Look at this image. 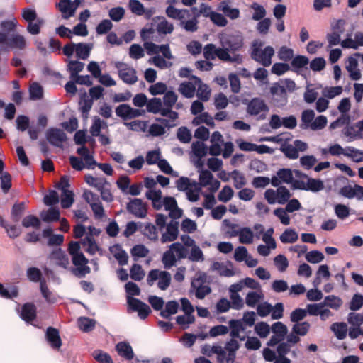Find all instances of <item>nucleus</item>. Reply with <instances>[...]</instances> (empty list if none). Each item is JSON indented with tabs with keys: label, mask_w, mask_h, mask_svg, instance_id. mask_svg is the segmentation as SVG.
Here are the masks:
<instances>
[{
	"label": "nucleus",
	"mask_w": 363,
	"mask_h": 363,
	"mask_svg": "<svg viewBox=\"0 0 363 363\" xmlns=\"http://www.w3.org/2000/svg\"><path fill=\"white\" fill-rule=\"evenodd\" d=\"M177 0H168L169 4L166 10V15L174 20L179 21L181 28L189 33L196 32L199 29V15H193L191 11L186 9H177L173 6Z\"/></svg>",
	"instance_id": "f257e3e1"
},
{
	"label": "nucleus",
	"mask_w": 363,
	"mask_h": 363,
	"mask_svg": "<svg viewBox=\"0 0 363 363\" xmlns=\"http://www.w3.org/2000/svg\"><path fill=\"white\" fill-rule=\"evenodd\" d=\"M146 108L150 113H160L161 116L166 117L165 118H157V121L164 125L165 127L170 128L177 125L176 121L179 118L178 113L164 109L161 99L153 98L149 101L147 100Z\"/></svg>",
	"instance_id": "f03ea898"
},
{
	"label": "nucleus",
	"mask_w": 363,
	"mask_h": 363,
	"mask_svg": "<svg viewBox=\"0 0 363 363\" xmlns=\"http://www.w3.org/2000/svg\"><path fill=\"white\" fill-rule=\"evenodd\" d=\"M211 145L208 147L209 154L217 157L222 155L226 159L231 156L234 151V145L232 142H224L223 136L219 131L212 133L210 138Z\"/></svg>",
	"instance_id": "7ed1b4c3"
},
{
	"label": "nucleus",
	"mask_w": 363,
	"mask_h": 363,
	"mask_svg": "<svg viewBox=\"0 0 363 363\" xmlns=\"http://www.w3.org/2000/svg\"><path fill=\"white\" fill-rule=\"evenodd\" d=\"M203 56L207 60H213L217 57L223 62H235L240 64L242 61V55L239 54H228L222 48H216L214 44L209 43L203 48Z\"/></svg>",
	"instance_id": "20e7f679"
},
{
	"label": "nucleus",
	"mask_w": 363,
	"mask_h": 363,
	"mask_svg": "<svg viewBox=\"0 0 363 363\" xmlns=\"http://www.w3.org/2000/svg\"><path fill=\"white\" fill-rule=\"evenodd\" d=\"M264 42L255 40L252 43V58L264 67H269L272 64V57L274 55V50L272 46L262 48Z\"/></svg>",
	"instance_id": "39448f33"
},
{
	"label": "nucleus",
	"mask_w": 363,
	"mask_h": 363,
	"mask_svg": "<svg viewBox=\"0 0 363 363\" xmlns=\"http://www.w3.org/2000/svg\"><path fill=\"white\" fill-rule=\"evenodd\" d=\"M222 49L228 54L240 50L244 45V38L241 33L236 32L220 38Z\"/></svg>",
	"instance_id": "423d86ee"
},
{
	"label": "nucleus",
	"mask_w": 363,
	"mask_h": 363,
	"mask_svg": "<svg viewBox=\"0 0 363 363\" xmlns=\"http://www.w3.org/2000/svg\"><path fill=\"white\" fill-rule=\"evenodd\" d=\"M114 67L118 70L119 78L126 84L133 85L138 80L136 70L129 65L122 62H115Z\"/></svg>",
	"instance_id": "0eeeda50"
},
{
	"label": "nucleus",
	"mask_w": 363,
	"mask_h": 363,
	"mask_svg": "<svg viewBox=\"0 0 363 363\" xmlns=\"http://www.w3.org/2000/svg\"><path fill=\"white\" fill-rule=\"evenodd\" d=\"M269 108L264 100L260 98L252 99L247 106V113L252 116H257L259 120H264L267 117Z\"/></svg>",
	"instance_id": "6e6552de"
},
{
	"label": "nucleus",
	"mask_w": 363,
	"mask_h": 363,
	"mask_svg": "<svg viewBox=\"0 0 363 363\" xmlns=\"http://www.w3.org/2000/svg\"><path fill=\"white\" fill-rule=\"evenodd\" d=\"M46 138L51 145L60 150H64L67 147V136L61 129H48L46 131Z\"/></svg>",
	"instance_id": "1a4fd4ad"
},
{
	"label": "nucleus",
	"mask_w": 363,
	"mask_h": 363,
	"mask_svg": "<svg viewBox=\"0 0 363 363\" xmlns=\"http://www.w3.org/2000/svg\"><path fill=\"white\" fill-rule=\"evenodd\" d=\"M72 261L73 264L77 267L71 270L76 277H82L91 272V269L87 265L89 260L82 252L72 255Z\"/></svg>",
	"instance_id": "9d476101"
},
{
	"label": "nucleus",
	"mask_w": 363,
	"mask_h": 363,
	"mask_svg": "<svg viewBox=\"0 0 363 363\" xmlns=\"http://www.w3.org/2000/svg\"><path fill=\"white\" fill-rule=\"evenodd\" d=\"M272 103L277 107H282L288 102V95L284 86L279 83H274L270 87Z\"/></svg>",
	"instance_id": "9b49d317"
},
{
	"label": "nucleus",
	"mask_w": 363,
	"mask_h": 363,
	"mask_svg": "<svg viewBox=\"0 0 363 363\" xmlns=\"http://www.w3.org/2000/svg\"><path fill=\"white\" fill-rule=\"evenodd\" d=\"M144 48L147 50L148 55H157L160 52L167 60H173L174 58L172 53L169 44L157 45L152 42H145Z\"/></svg>",
	"instance_id": "f8f14e48"
},
{
	"label": "nucleus",
	"mask_w": 363,
	"mask_h": 363,
	"mask_svg": "<svg viewBox=\"0 0 363 363\" xmlns=\"http://www.w3.org/2000/svg\"><path fill=\"white\" fill-rule=\"evenodd\" d=\"M116 114L123 120H130L139 117L145 113L144 110L132 108L130 105L123 104L116 108Z\"/></svg>",
	"instance_id": "ddd939ff"
},
{
	"label": "nucleus",
	"mask_w": 363,
	"mask_h": 363,
	"mask_svg": "<svg viewBox=\"0 0 363 363\" xmlns=\"http://www.w3.org/2000/svg\"><path fill=\"white\" fill-rule=\"evenodd\" d=\"M126 208L130 213L140 218H144L147 213V205L140 199H131Z\"/></svg>",
	"instance_id": "4468645a"
},
{
	"label": "nucleus",
	"mask_w": 363,
	"mask_h": 363,
	"mask_svg": "<svg viewBox=\"0 0 363 363\" xmlns=\"http://www.w3.org/2000/svg\"><path fill=\"white\" fill-rule=\"evenodd\" d=\"M127 302L129 307L133 311H137L138 316L143 320L145 319L151 313V309L149 306L140 299L128 296Z\"/></svg>",
	"instance_id": "2eb2a0df"
},
{
	"label": "nucleus",
	"mask_w": 363,
	"mask_h": 363,
	"mask_svg": "<svg viewBox=\"0 0 363 363\" xmlns=\"http://www.w3.org/2000/svg\"><path fill=\"white\" fill-rule=\"evenodd\" d=\"M45 340L54 350H60L62 346V340L59 330L52 326H49L46 329Z\"/></svg>",
	"instance_id": "dca6fc26"
},
{
	"label": "nucleus",
	"mask_w": 363,
	"mask_h": 363,
	"mask_svg": "<svg viewBox=\"0 0 363 363\" xmlns=\"http://www.w3.org/2000/svg\"><path fill=\"white\" fill-rule=\"evenodd\" d=\"M191 79L194 81L196 86H197L196 96L203 101H207L211 96V89L208 86L202 82L201 79L196 76H191Z\"/></svg>",
	"instance_id": "f3484780"
},
{
	"label": "nucleus",
	"mask_w": 363,
	"mask_h": 363,
	"mask_svg": "<svg viewBox=\"0 0 363 363\" xmlns=\"http://www.w3.org/2000/svg\"><path fill=\"white\" fill-rule=\"evenodd\" d=\"M236 143L242 151L257 152L258 153H266L270 151V147L265 145H257L256 144L244 141L242 139L237 140Z\"/></svg>",
	"instance_id": "a211bd4d"
},
{
	"label": "nucleus",
	"mask_w": 363,
	"mask_h": 363,
	"mask_svg": "<svg viewBox=\"0 0 363 363\" xmlns=\"http://www.w3.org/2000/svg\"><path fill=\"white\" fill-rule=\"evenodd\" d=\"M1 45L2 49L5 51L8 50V48L23 50L26 46V41L23 35L15 34L13 35L9 40L7 39L6 43Z\"/></svg>",
	"instance_id": "6ab92c4d"
},
{
	"label": "nucleus",
	"mask_w": 363,
	"mask_h": 363,
	"mask_svg": "<svg viewBox=\"0 0 363 363\" xmlns=\"http://www.w3.org/2000/svg\"><path fill=\"white\" fill-rule=\"evenodd\" d=\"M322 153L324 155H326L327 153H330L332 156H340L344 155L345 157H353L355 156L354 150L351 149L350 147H347L343 149L340 145L336 144L333 146H331L328 150L323 149Z\"/></svg>",
	"instance_id": "aec40b11"
},
{
	"label": "nucleus",
	"mask_w": 363,
	"mask_h": 363,
	"mask_svg": "<svg viewBox=\"0 0 363 363\" xmlns=\"http://www.w3.org/2000/svg\"><path fill=\"white\" fill-rule=\"evenodd\" d=\"M230 237L239 235V241L242 244H251L253 242L254 234L250 228L245 227L240 230L229 232Z\"/></svg>",
	"instance_id": "412c9836"
},
{
	"label": "nucleus",
	"mask_w": 363,
	"mask_h": 363,
	"mask_svg": "<svg viewBox=\"0 0 363 363\" xmlns=\"http://www.w3.org/2000/svg\"><path fill=\"white\" fill-rule=\"evenodd\" d=\"M37 308L33 303H26L21 307V318L27 323H30L36 318Z\"/></svg>",
	"instance_id": "4be33fe9"
},
{
	"label": "nucleus",
	"mask_w": 363,
	"mask_h": 363,
	"mask_svg": "<svg viewBox=\"0 0 363 363\" xmlns=\"http://www.w3.org/2000/svg\"><path fill=\"white\" fill-rule=\"evenodd\" d=\"M18 22L15 18L9 21H4L0 24L1 31L0 32V44H4L8 38V33L13 31L17 26Z\"/></svg>",
	"instance_id": "5701e85b"
},
{
	"label": "nucleus",
	"mask_w": 363,
	"mask_h": 363,
	"mask_svg": "<svg viewBox=\"0 0 363 363\" xmlns=\"http://www.w3.org/2000/svg\"><path fill=\"white\" fill-rule=\"evenodd\" d=\"M179 223L177 221H172L167 226V231L162 234L161 241L162 243L175 240L179 234Z\"/></svg>",
	"instance_id": "b1692460"
},
{
	"label": "nucleus",
	"mask_w": 363,
	"mask_h": 363,
	"mask_svg": "<svg viewBox=\"0 0 363 363\" xmlns=\"http://www.w3.org/2000/svg\"><path fill=\"white\" fill-rule=\"evenodd\" d=\"M229 327L230 329V335L233 338H239L241 341L245 340V336H240V333L245 330L242 320L232 319L228 322Z\"/></svg>",
	"instance_id": "393cba45"
},
{
	"label": "nucleus",
	"mask_w": 363,
	"mask_h": 363,
	"mask_svg": "<svg viewBox=\"0 0 363 363\" xmlns=\"http://www.w3.org/2000/svg\"><path fill=\"white\" fill-rule=\"evenodd\" d=\"M156 22V30L160 34H170L174 30V25L168 21L164 16H157L154 19Z\"/></svg>",
	"instance_id": "a878e982"
},
{
	"label": "nucleus",
	"mask_w": 363,
	"mask_h": 363,
	"mask_svg": "<svg viewBox=\"0 0 363 363\" xmlns=\"http://www.w3.org/2000/svg\"><path fill=\"white\" fill-rule=\"evenodd\" d=\"M295 173L297 177L307 179V191L317 192L323 189L324 184L321 180L308 178L306 174H302L300 171H296Z\"/></svg>",
	"instance_id": "bb28decb"
},
{
	"label": "nucleus",
	"mask_w": 363,
	"mask_h": 363,
	"mask_svg": "<svg viewBox=\"0 0 363 363\" xmlns=\"http://www.w3.org/2000/svg\"><path fill=\"white\" fill-rule=\"evenodd\" d=\"M116 350L119 356L126 360H131L134 357V352L130 345L125 342H120L116 345Z\"/></svg>",
	"instance_id": "cd10ccee"
},
{
	"label": "nucleus",
	"mask_w": 363,
	"mask_h": 363,
	"mask_svg": "<svg viewBox=\"0 0 363 363\" xmlns=\"http://www.w3.org/2000/svg\"><path fill=\"white\" fill-rule=\"evenodd\" d=\"M50 258L56 261V264L65 269H67L69 260L68 256L62 250L61 248L54 250L50 254Z\"/></svg>",
	"instance_id": "c85d7f7f"
},
{
	"label": "nucleus",
	"mask_w": 363,
	"mask_h": 363,
	"mask_svg": "<svg viewBox=\"0 0 363 363\" xmlns=\"http://www.w3.org/2000/svg\"><path fill=\"white\" fill-rule=\"evenodd\" d=\"M357 60L354 57H350L348 58L346 69L350 73V78L353 80H359L362 77L361 72L357 68Z\"/></svg>",
	"instance_id": "c756f323"
},
{
	"label": "nucleus",
	"mask_w": 363,
	"mask_h": 363,
	"mask_svg": "<svg viewBox=\"0 0 363 363\" xmlns=\"http://www.w3.org/2000/svg\"><path fill=\"white\" fill-rule=\"evenodd\" d=\"M139 229L141 233L148 238L151 240H157L158 238V233L156 227L150 223H147L145 224L139 223L138 225Z\"/></svg>",
	"instance_id": "7c9ffc66"
},
{
	"label": "nucleus",
	"mask_w": 363,
	"mask_h": 363,
	"mask_svg": "<svg viewBox=\"0 0 363 363\" xmlns=\"http://www.w3.org/2000/svg\"><path fill=\"white\" fill-rule=\"evenodd\" d=\"M110 250L113 253L114 257L118 260L120 265L123 266L128 264V255L120 245H113Z\"/></svg>",
	"instance_id": "2f4dec72"
},
{
	"label": "nucleus",
	"mask_w": 363,
	"mask_h": 363,
	"mask_svg": "<svg viewBox=\"0 0 363 363\" xmlns=\"http://www.w3.org/2000/svg\"><path fill=\"white\" fill-rule=\"evenodd\" d=\"M58 8L64 19H68L75 14L74 8H72V2L71 0H62L58 4Z\"/></svg>",
	"instance_id": "473e14b6"
},
{
	"label": "nucleus",
	"mask_w": 363,
	"mask_h": 363,
	"mask_svg": "<svg viewBox=\"0 0 363 363\" xmlns=\"http://www.w3.org/2000/svg\"><path fill=\"white\" fill-rule=\"evenodd\" d=\"M179 92L186 98H193L196 92V85L194 82H184L179 84Z\"/></svg>",
	"instance_id": "72a5a7b5"
},
{
	"label": "nucleus",
	"mask_w": 363,
	"mask_h": 363,
	"mask_svg": "<svg viewBox=\"0 0 363 363\" xmlns=\"http://www.w3.org/2000/svg\"><path fill=\"white\" fill-rule=\"evenodd\" d=\"M93 48L91 43H79L76 44L75 52L78 58L81 60H86Z\"/></svg>",
	"instance_id": "f704fd0d"
},
{
	"label": "nucleus",
	"mask_w": 363,
	"mask_h": 363,
	"mask_svg": "<svg viewBox=\"0 0 363 363\" xmlns=\"http://www.w3.org/2000/svg\"><path fill=\"white\" fill-rule=\"evenodd\" d=\"M178 96L176 93L173 91H167L164 93L163 96L162 105L164 109L169 111H173L172 108L176 104Z\"/></svg>",
	"instance_id": "c9c22d12"
},
{
	"label": "nucleus",
	"mask_w": 363,
	"mask_h": 363,
	"mask_svg": "<svg viewBox=\"0 0 363 363\" xmlns=\"http://www.w3.org/2000/svg\"><path fill=\"white\" fill-rule=\"evenodd\" d=\"M72 167L77 171L84 169H93L97 164L96 160H69Z\"/></svg>",
	"instance_id": "e433bc0d"
},
{
	"label": "nucleus",
	"mask_w": 363,
	"mask_h": 363,
	"mask_svg": "<svg viewBox=\"0 0 363 363\" xmlns=\"http://www.w3.org/2000/svg\"><path fill=\"white\" fill-rule=\"evenodd\" d=\"M314 118L315 112L313 110H304L301 113V123L300 124V128L302 130L310 128L311 124L313 123Z\"/></svg>",
	"instance_id": "4c0bfd02"
},
{
	"label": "nucleus",
	"mask_w": 363,
	"mask_h": 363,
	"mask_svg": "<svg viewBox=\"0 0 363 363\" xmlns=\"http://www.w3.org/2000/svg\"><path fill=\"white\" fill-rule=\"evenodd\" d=\"M179 303L175 301H169L165 305V309L162 310L160 315L166 319H169L172 315L176 314L179 309Z\"/></svg>",
	"instance_id": "58836bf2"
},
{
	"label": "nucleus",
	"mask_w": 363,
	"mask_h": 363,
	"mask_svg": "<svg viewBox=\"0 0 363 363\" xmlns=\"http://www.w3.org/2000/svg\"><path fill=\"white\" fill-rule=\"evenodd\" d=\"M77 323L79 329L84 333L93 330L96 325V320L87 317L79 318Z\"/></svg>",
	"instance_id": "ea45409f"
},
{
	"label": "nucleus",
	"mask_w": 363,
	"mask_h": 363,
	"mask_svg": "<svg viewBox=\"0 0 363 363\" xmlns=\"http://www.w3.org/2000/svg\"><path fill=\"white\" fill-rule=\"evenodd\" d=\"M84 64L78 60H69L67 64V70L70 74L71 79H75V77L84 69Z\"/></svg>",
	"instance_id": "a19ab883"
},
{
	"label": "nucleus",
	"mask_w": 363,
	"mask_h": 363,
	"mask_svg": "<svg viewBox=\"0 0 363 363\" xmlns=\"http://www.w3.org/2000/svg\"><path fill=\"white\" fill-rule=\"evenodd\" d=\"M167 59L165 58L163 55L160 56L159 55H155L149 59L148 62L150 64L154 65L155 67L164 69H168L172 66V62L167 61Z\"/></svg>",
	"instance_id": "79ce46f5"
},
{
	"label": "nucleus",
	"mask_w": 363,
	"mask_h": 363,
	"mask_svg": "<svg viewBox=\"0 0 363 363\" xmlns=\"http://www.w3.org/2000/svg\"><path fill=\"white\" fill-rule=\"evenodd\" d=\"M191 150L196 157L199 159H201L206 155L208 149L203 142L196 141L191 144Z\"/></svg>",
	"instance_id": "37998d69"
},
{
	"label": "nucleus",
	"mask_w": 363,
	"mask_h": 363,
	"mask_svg": "<svg viewBox=\"0 0 363 363\" xmlns=\"http://www.w3.org/2000/svg\"><path fill=\"white\" fill-rule=\"evenodd\" d=\"M358 129V125L356 123L352 125H347L343 129L342 133L346 137L353 140L363 138V134L360 133L359 130Z\"/></svg>",
	"instance_id": "c03bdc74"
},
{
	"label": "nucleus",
	"mask_w": 363,
	"mask_h": 363,
	"mask_svg": "<svg viewBox=\"0 0 363 363\" xmlns=\"http://www.w3.org/2000/svg\"><path fill=\"white\" fill-rule=\"evenodd\" d=\"M331 330L339 340H343L347 335V325L345 323H335L330 326Z\"/></svg>",
	"instance_id": "a18cd8bd"
},
{
	"label": "nucleus",
	"mask_w": 363,
	"mask_h": 363,
	"mask_svg": "<svg viewBox=\"0 0 363 363\" xmlns=\"http://www.w3.org/2000/svg\"><path fill=\"white\" fill-rule=\"evenodd\" d=\"M192 123L194 125L206 123L212 128L215 126L213 118L207 112L201 113L199 116L195 117L192 121Z\"/></svg>",
	"instance_id": "49530a36"
},
{
	"label": "nucleus",
	"mask_w": 363,
	"mask_h": 363,
	"mask_svg": "<svg viewBox=\"0 0 363 363\" xmlns=\"http://www.w3.org/2000/svg\"><path fill=\"white\" fill-rule=\"evenodd\" d=\"M177 258L171 248L164 252L162 256V262L166 269H170L175 265Z\"/></svg>",
	"instance_id": "de8ad7c7"
},
{
	"label": "nucleus",
	"mask_w": 363,
	"mask_h": 363,
	"mask_svg": "<svg viewBox=\"0 0 363 363\" xmlns=\"http://www.w3.org/2000/svg\"><path fill=\"white\" fill-rule=\"evenodd\" d=\"M93 105V101L89 99L86 94H84V97L79 101L80 111L82 113V117L84 119L88 118V114Z\"/></svg>",
	"instance_id": "09e8293b"
},
{
	"label": "nucleus",
	"mask_w": 363,
	"mask_h": 363,
	"mask_svg": "<svg viewBox=\"0 0 363 363\" xmlns=\"http://www.w3.org/2000/svg\"><path fill=\"white\" fill-rule=\"evenodd\" d=\"M25 211V203H16L11 209V219L14 222H18Z\"/></svg>",
	"instance_id": "8fccbe9b"
},
{
	"label": "nucleus",
	"mask_w": 363,
	"mask_h": 363,
	"mask_svg": "<svg viewBox=\"0 0 363 363\" xmlns=\"http://www.w3.org/2000/svg\"><path fill=\"white\" fill-rule=\"evenodd\" d=\"M82 244L83 245H87L86 251L90 255H94L99 250L95 239L91 235L86 236L82 240Z\"/></svg>",
	"instance_id": "3c124183"
},
{
	"label": "nucleus",
	"mask_w": 363,
	"mask_h": 363,
	"mask_svg": "<svg viewBox=\"0 0 363 363\" xmlns=\"http://www.w3.org/2000/svg\"><path fill=\"white\" fill-rule=\"evenodd\" d=\"M298 238L297 233L293 229H286L280 236V240L283 243H294Z\"/></svg>",
	"instance_id": "603ef678"
},
{
	"label": "nucleus",
	"mask_w": 363,
	"mask_h": 363,
	"mask_svg": "<svg viewBox=\"0 0 363 363\" xmlns=\"http://www.w3.org/2000/svg\"><path fill=\"white\" fill-rule=\"evenodd\" d=\"M1 189L4 194H8L12 186V180L11 174L4 172L0 177Z\"/></svg>",
	"instance_id": "864d4df0"
},
{
	"label": "nucleus",
	"mask_w": 363,
	"mask_h": 363,
	"mask_svg": "<svg viewBox=\"0 0 363 363\" xmlns=\"http://www.w3.org/2000/svg\"><path fill=\"white\" fill-rule=\"evenodd\" d=\"M92 356L94 359L99 363H113L111 355L103 350H94L92 353Z\"/></svg>",
	"instance_id": "5fc2aeb1"
},
{
	"label": "nucleus",
	"mask_w": 363,
	"mask_h": 363,
	"mask_svg": "<svg viewBox=\"0 0 363 363\" xmlns=\"http://www.w3.org/2000/svg\"><path fill=\"white\" fill-rule=\"evenodd\" d=\"M171 279L172 277L169 272L167 271H161L157 283L158 288L163 291L166 290L171 284Z\"/></svg>",
	"instance_id": "6e6d98bb"
},
{
	"label": "nucleus",
	"mask_w": 363,
	"mask_h": 363,
	"mask_svg": "<svg viewBox=\"0 0 363 363\" xmlns=\"http://www.w3.org/2000/svg\"><path fill=\"white\" fill-rule=\"evenodd\" d=\"M74 140L76 144L83 145L86 142L91 145L94 143V140L91 137H87L86 131L79 130L77 131L74 136Z\"/></svg>",
	"instance_id": "4d7b16f0"
},
{
	"label": "nucleus",
	"mask_w": 363,
	"mask_h": 363,
	"mask_svg": "<svg viewBox=\"0 0 363 363\" xmlns=\"http://www.w3.org/2000/svg\"><path fill=\"white\" fill-rule=\"evenodd\" d=\"M30 98L32 100H39L43 97V90L37 82L33 83L29 88Z\"/></svg>",
	"instance_id": "13d9d810"
},
{
	"label": "nucleus",
	"mask_w": 363,
	"mask_h": 363,
	"mask_svg": "<svg viewBox=\"0 0 363 363\" xmlns=\"http://www.w3.org/2000/svg\"><path fill=\"white\" fill-rule=\"evenodd\" d=\"M342 304V301L340 298L334 295H330L325 298L323 306H327L333 309H338Z\"/></svg>",
	"instance_id": "bf43d9fd"
},
{
	"label": "nucleus",
	"mask_w": 363,
	"mask_h": 363,
	"mask_svg": "<svg viewBox=\"0 0 363 363\" xmlns=\"http://www.w3.org/2000/svg\"><path fill=\"white\" fill-rule=\"evenodd\" d=\"M44 24V20L39 18L34 21L28 23L27 31L31 35H38L40 32V27Z\"/></svg>",
	"instance_id": "052dcab7"
},
{
	"label": "nucleus",
	"mask_w": 363,
	"mask_h": 363,
	"mask_svg": "<svg viewBox=\"0 0 363 363\" xmlns=\"http://www.w3.org/2000/svg\"><path fill=\"white\" fill-rule=\"evenodd\" d=\"M74 203V194L72 191H64L61 194V206L69 208Z\"/></svg>",
	"instance_id": "680f3d73"
},
{
	"label": "nucleus",
	"mask_w": 363,
	"mask_h": 363,
	"mask_svg": "<svg viewBox=\"0 0 363 363\" xmlns=\"http://www.w3.org/2000/svg\"><path fill=\"white\" fill-rule=\"evenodd\" d=\"M192 186H196V183L191 184L188 177H182L176 182V186L180 191H187Z\"/></svg>",
	"instance_id": "e2e57ef3"
},
{
	"label": "nucleus",
	"mask_w": 363,
	"mask_h": 363,
	"mask_svg": "<svg viewBox=\"0 0 363 363\" xmlns=\"http://www.w3.org/2000/svg\"><path fill=\"white\" fill-rule=\"evenodd\" d=\"M22 225L24 228L33 227L35 228H39L40 226V221L37 216L34 215H28L23 219Z\"/></svg>",
	"instance_id": "0e129e2a"
},
{
	"label": "nucleus",
	"mask_w": 363,
	"mask_h": 363,
	"mask_svg": "<svg viewBox=\"0 0 363 363\" xmlns=\"http://www.w3.org/2000/svg\"><path fill=\"white\" fill-rule=\"evenodd\" d=\"M343 89L340 86L325 87L323 90V95L325 98L333 99L342 93Z\"/></svg>",
	"instance_id": "69168bd1"
},
{
	"label": "nucleus",
	"mask_w": 363,
	"mask_h": 363,
	"mask_svg": "<svg viewBox=\"0 0 363 363\" xmlns=\"http://www.w3.org/2000/svg\"><path fill=\"white\" fill-rule=\"evenodd\" d=\"M130 277L135 281H141L144 276L145 272L142 267L138 264H133L130 269Z\"/></svg>",
	"instance_id": "338daca9"
},
{
	"label": "nucleus",
	"mask_w": 363,
	"mask_h": 363,
	"mask_svg": "<svg viewBox=\"0 0 363 363\" xmlns=\"http://www.w3.org/2000/svg\"><path fill=\"white\" fill-rule=\"evenodd\" d=\"M363 306V295L355 294L350 303V309L355 311L359 310Z\"/></svg>",
	"instance_id": "774afa93"
}]
</instances>
